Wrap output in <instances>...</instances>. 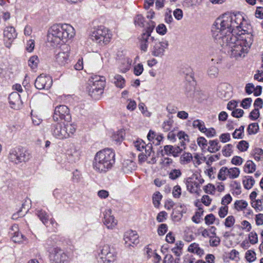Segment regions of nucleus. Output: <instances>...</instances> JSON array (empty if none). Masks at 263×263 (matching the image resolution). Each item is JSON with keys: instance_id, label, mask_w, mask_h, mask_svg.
<instances>
[{"instance_id": "nucleus-13", "label": "nucleus", "mask_w": 263, "mask_h": 263, "mask_svg": "<svg viewBox=\"0 0 263 263\" xmlns=\"http://www.w3.org/2000/svg\"><path fill=\"white\" fill-rule=\"evenodd\" d=\"M80 157V152L75 145L70 144L67 149V160L70 163L77 162Z\"/></svg>"}, {"instance_id": "nucleus-54", "label": "nucleus", "mask_w": 263, "mask_h": 263, "mask_svg": "<svg viewBox=\"0 0 263 263\" xmlns=\"http://www.w3.org/2000/svg\"><path fill=\"white\" fill-rule=\"evenodd\" d=\"M245 128V126L243 125H241L240 126V127L238 129H235L234 132L233 133V137L235 139H240L242 138L241 135L242 133L243 132Z\"/></svg>"}, {"instance_id": "nucleus-41", "label": "nucleus", "mask_w": 263, "mask_h": 263, "mask_svg": "<svg viewBox=\"0 0 263 263\" xmlns=\"http://www.w3.org/2000/svg\"><path fill=\"white\" fill-rule=\"evenodd\" d=\"M248 132L249 135L256 134L259 130V125L257 123H252L249 125Z\"/></svg>"}, {"instance_id": "nucleus-59", "label": "nucleus", "mask_w": 263, "mask_h": 263, "mask_svg": "<svg viewBox=\"0 0 263 263\" xmlns=\"http://www.w3.org/2000/svg\"><path fill=\"white\" fill-rule=\"evenodd\" d=\"M252 99L251 98H247L242 100L241 106L244 109L249 108L252 103Z\"/></svg>"}, {"instance_id": "nucleus-46", "label": "nucleus", "mask_w": 263, "mask_h": 263, "mask_svg": "<svg viewBox=\"0 0 263 263\" xmlns=\"http://www.w3.org/2000/svg\"><path fill=\"white\" fill-rule=\"evenodd\" d=\"M76 35V31L74 28L70 24H67V40L74 37Z\"/></svg>"}, {"instance_id": "nucleus-19", "label": "nucleus", "mask_w": 263, "mask_h": 263, "mask_svg": "<svg viewBox=\"0 0 263 263\" xmlns=\"http://www.w3.org/2000/svg\"><path fill=\"white\" fill-rule=\"evenodd\" d=\"M64 25L63 24H55L52 26L48 31L53 33V35L59 36V38L62 40L63 39L64 32L65 29L64 28Z\"/></svg>"}, {"instance_id": "nucleus-24", "label": "nucleus", "mask_w": 263, "mask_h": 263, "mask_svg": "<svg viewBox=\"0 0 263 263\" xmlns=\"http://www.w3.org/2000/svg\"><path fill=\"white\" fill-rule=\"evenodd\" d=\"M208 144L209 145L206 150L211 153H215L219 151L221 148V145L217 139L210 140Z\"/></svg>"}, {"instance_id": "nucleus-26", "label": "nucleus", "mask_w": 263, "mask_h": 263, "mask_svg": "<svg viewBox=\"0 0 263 263\" xmlns=\"http://www.w3.org/2000/svg\"><path fill=\"white\" fill-rule=\"evenodd\" d=\"M66 130L64 128L62 129L61 125L58 124L53 131V134L59 139H64Z\"/></svg>"}, {"instance_id": "nucleus-4", "label": "nucleus", "mask_w": 263, "mask_h": 263, "mask_svg": "<svg viewBox=\"0 0 263 263\" xmlns=\"http://www.w3.org/2000/svg\"><path fill=\"white\" fill-rule=\"evenodd\" d=\"M105 85V77L100 76L91 77V80H89L87 87L89 95L94 99H99L103 93Z\"/></svg>"}, {"instance_id": "nucleus-42", "label": "nucleus", "mask_w": 263, "mask_h": 263, "mask_svg": "<svg viewBox=\"0 0 263 263\" xmlns=\"http://www.w3.org/2000/svg\"><path fill=\"white\" fill-rule=\"evenodd\" d=\"M197 142L198 145L201 147L202 152L206 150V146L208 144L207 140L203 137L197 138Z\"/></svg>"}, {"instance_id": "nucleus-8", "label": "nucleus", "mask_w": 263, "mask_h": 263, "mask_svg": "<svg viewBox=\"0 0 263 263\" xmlns=\"http://www.w3.org/2000/svg\"><path fill=\"white\" fill-rule=\"evenodd\" d=\"M153 27L154 26L152 27H149L145 32H143L139 37L140 49L144 52L147 51L148 45L154 43L156 40L153 36H151Z\"/></svg>"}, {"instance_id": "nucleus-57", "label": "nucleus", "mask_w": 263, "mask_h": 263, "mask_svg": "<svg viewBox=\"0 0 263 263\" xmlns=\"http://www.w3.org/2000/svg\"><path fill=\"white\" fill-rule=\"evenodd\" d=\"M144 18L141 15H137L135 18V23L136 25L140 27H143L144 26Z\"/></svg>"}, {"instance_id": "nucleus-62", "label": "nucleus", "mask_w": 263, "mask_h": 263, "mask_svg": "<svg viewBox=\"0 0 263 263\" xmlns=\"http://www.w3.org/2000/svg\"><path fill=\"white\" fill-rule=\"evenodd\" d=\"M157 32L160 35H164L167 32V28L163 24H160L156 27Z\"/></svg>"}, {"instance_id": "nucleus-44", "label": "nucleus", "mask_w": 263, "mask_h": 263, "mask_svg": "<svg viewBox=\"0 0 263 263\" xmlns=\"http://www.w3.org/2000/svg\"><path fill=\"white\" fill-rule=\"evenodd\" d=\"M203 213V209L199 208L198 211L195 213V214L192 217V219L196 223H199L200 222V218Z\"/></svg>"}, {"instance_id": "nucleus-18", "label": "nucleus", "mask_w": 263, "mask_h": 263, "mask_svg": "<svg viewBox=\"0 0 263 263\" xmlns=\"http://www.w3.org/2000/svg\"><path fill=\"white\" fill-rule=\"evenodd\" d=\"M46 43L47 46L54 48L60 43L64 45V42L60 39L59 36H55L48 31Z\"/></svg>"}, {"instance_id": "nucleus-22", "label": "nucleus", "mask_w": 263, "mask_h": 263, "mask_svg": "<svg viewBox=\"0 0 263 263\" xmlns=\"http://www.w3.org/2000/svg\"><path fill=\"white\" fill-rule=\"evenodd\" d=\"M187 251L190 253L196 254L199 257H201L204 254V250L200 247L198 243L196 242L190 244L188 247Z\"/></svg>"}, {"instance_id": "nucleus-51", "label": "nucleus", "mask_w": 263, "mask_h": 263, "mask_svg": "<svg viewBox=\"0 0 263 263\" xmlns=\"http://www.w3.org/2000/svg\"><path fill=\"white\" fill-rule=\"evenodd\" d=\"M232 145L230 144L226 145L222 150V154L226 157L231 156L232 153Z\"/></svg>"}, {"instance_id": "nucleus-39", "label": "nucleus", "mask_w": 263, "mask_h": 263, "mask_svg": "<svg viewBox=\"0 0 263 263\" xmlns=\"http://www.w3.org/2000/svg\"><path fill=\"white\" fill-rule=\"evenodd\" d=\"M193 126L194 128H198L200 132H204L205 129L204 123L203 121L197 119L193 121Z\"/></svg>"}, {"instance_id": "nucleus-58", "label": "nucleus", "mask_w": 263, "mask_h": 263, "mask_svg": "<svg viewBox=\"0 0 263 263\" xmlns=\"http://www.w3.org/2000/svg\"><path fill=\"white\" fill-rule=\"evenodd\" d=\"M259 109L255 108L250 112L249 118L252 120H256L259 118Z\"/></svg>"}, {"instance_id": "nucleus-16", "label": "nucleus", "mask_w": 263, "mask_h": 263, "mask_svg": "<svg viewBox=\"0 0 263 263\" xmlns=\"http://www.w3.org/2000/svg\"><path fill=\"white\" fill-rule=\"evenodd\" d=\"M104 224L109 229H113L117 224V220L112 214L110 209L106 210L104 212Z\"/></svg>"}, {"instance_id": "nucleus-28", "label": "nucleus", "mask_w": 263, "mask_h": 263, "mask_svg": "<svg viewBox=\"0 0 263 263\" xmlns=\"http://www.w3.org/2000/svg\"><path fill=\"white\" fill-rule=\"evenodd\" d=\"M55 61L59 65L64 66L66 62V55L64 51L59 52L55 55Z\"/></svg>"}, {"instance_id": "nucleus-36", "label": "nucleus", "mask_w": 263, "mask_h": 263, "mask_svg": "<svg viewBox=\"0 0 263 263\" xmlns=\"http://www.w3.org/2000/svg\"><path fill=\"white\" fill-rule=\"evenodd\" d=\"M255 164L251 160L247 161L244 168V171L247 173H251L255 171Z\"/></svg>"}, {"instance_id": "nucleus-56", "label": "nucleus", "mask_w": 263, "mask_h": 263, "mask_svg": "<svg viewBox=\"0 0 263 263\" xmlns=\"http://www.w3.org/2000/svg\"><path fill=\"white\" fill-rule=\"evenodd\" d=\"M248 143L244 140L240 141L237 145V148L241 152L246 151L248 148Z\"/></svg>"}, {"instance_id": "nucleus-14", "label": "nucleus", "mask_w": 263, "mask_h": 263, "mask_svg": "<svg viewBox=\"0 0 263 263\" xmlns=\"http://www.w3.org/2000/svg\"><path fill=\"white\" fill-rule=\"evenodd\" d=\"M36 215L43 223L46 226V227L52 228H56L57 227L58 223L54 219L52 218L49 219V215L45 211L42 210H37Z\"/></svg>"}, {"instance_id": "nucleus-11", "label": "nucleus", "mask_w": 263, "mask_h": 263, "mask_svg": "<svg viewBox=\"0 0 263 263\" xmlns=\"http://www.w3.org/2000/svg\"><path fill=\"white\" fill-rule=\"evenodd\" d=\"M50 259L52 263H64L66 254L59 248H52L50 251Z\"/></svg>"}, {"instance_id": "nucleus-34", "label": "nucleus", "mask_w": 263, "mask_h": 263, "mask_svg": "<svg viewBox=\"0 0 263 263\" xmlns=\"http://www.w3.org/2000/svg\"><path fill=\"white\" fill-rule=\"evenodd\" d=\"M240 170L237 167H231L229 168V178L230 179H235L239 177L240 175Z\"/></svg>"}, {"instance_id": "nucleus-40", "label": "nucleus", "mask_w": 263, "mask_h": 263, "mask_svg": "<svg viewBox=\"0 0 263 263\" xmlns=\"http://www.w3.org/2000/svg\"><path fill=\"white\" fill-rule=\"evenodd\" d=\"M162 196L159 192H155L153 196V201L155 207L158 208L160 203Z\"/></svg>"}, {"instance_id": "nucleus-64", "label": "nucleus", "mask_w": 263, "mask_h": 263, "mask_svg": "<svg viewBox=\"0 0 263 263\" xmlns=\"http://www.w3.org/2000/svg\"><path fill=\"white\" fill-rule=\"evenodd\" d=\"M215 220V217L213 214L207 215L205 218V223L208 225H210L214 223Z\"/></svg>"}, {"instance_id": "nucleus-63", "label": "nucleus", "mask_w": 263, "mask_h": 263, "mask_svg": "<svg viewBox=\"0 0 263 263\" xmlns=\"http://www.w3.org/2000/svg\"><path fill=\"white\" fill-rule=\"evenodd\" d=\"M228 213V206H222L219 208L218 215L220 218H224Z\"/></svg>"}, {"instance_id": "nucleus-35", "label": "nucleus", "mask_w": 263, "mask_h": 263, "mask_svg": "<svg viewBox=\"0 0 263 263\" xmlns=\"http://www.w3.org/2000/svg\"><path fill=\"white\" fill-rule=\"evenodd\" d=\"M39 63V59L36 55H33L28 60V65L32 69H35Z\"/></svg>"}, {"instance_id": "nucleus-20", "label": "nucleus", "mask_w": 263, "mask_h": 263, "mask_svg": "<svg viewBox=\"0 0 263 263\" xmlns=\"http://www.w3.org/2000/svg\"><path fill=\"white\" fill-rule=\"evenodd\" d=\"M164 151L166 155H172L176 157L182 152L183 149L179 146H174L171 145H166L164 146Z\"/></svg>"}, {"instance_id": "nucleus-60", "label": "nucleus", "mask_w": 263, "mask_h": 263, "mask_svg": "<svg viewBox=\"0 0 263 263\" xmlns=\"http://www.w3.org/2000/svg\"><path fill=\"white\" fill-rule=\"evenodd\" d=\"M172 194L174 198H179L181 194V188L180 186L178 185H175L173 189Z\"/></svg>"}, {"instance_id": "nucleus-55", "label": "nucleus", "mask_w": 263, "mask_h": 263, "mask_svg": "<svg viewBox=\"0 0 263 263\" xmlns=\"http://www.w3.org/2000/svg\"><path fill=\"white\" fill-rule=\"evenodd\" d=\"M139 110L146 117H150L151 113L147 110V108L145 106L144 103L140 102L138 105Z\"/></svg>"}, {"instance_id": "nucleus-47", "label": "nucleus", "mask_w": 263, "mask_h": 263, "mask_svg": "<svg viewBox=\"0 0 263 263\" xmlns=\"http://www.w3.org/2000/svg\"><path fill=\"white\" fill-rule=\"evenodd\" d=\"M249 242L252 245H255L258 241V235L255 231L251 232L249 234Z\"/></svg>"}, {"instance_id": "nucleus-43", "label": "nucleus", "mask_w": 263, "mask_h": 263, "mask_svg": "<svg viewBox=\"0 0 263 263\" xmlns=\"http://www.w3.org/2000/svg\"><path fill=\"white\" fill-rule=\"evenodd\" d=\"M182 175L181 172L179 169H173L168 174L169 178L172 180H176Z\"/></svg>"}, {"instance_id": "nucleus-5", "label": "nucleus", "mask_w": 263, "mask_h": 263, "mask_svg": "<svg viewBox=\"0 0 263 263\" xmlns=\"http://www.w3.org/2000/svg\"><path fill=\"white\" fill-rule=\"evenodd\" d=\"M8 158L15 164L28 161L31 158L30 154L20 147H15L10 151Z\"/></svg>"}, {"instance_id": "nucleus-29", "label": "nucleus", "mask_w": 263, "mask_h": 263, "mask_svg": "<svg viewBox=\"0 0 263 263\" xmlns=\"http://www.w3.org/2000/svg\"><path fill=\"white\" fill-rule=\"evenodd\" d=\"M12 241L15 243H23L26 241V237L19 232H15L12 237Z\"/></svg>"}, {"instance_id": "nucleus-37", "label": "nucleus", "mask_w": 263, "mask_h": 263, "mask_svg": "<svg viewBox=\"0 0 263 263\" xmlns=\"http://www.w3.org/2000/svg\"><path fill=\"white\" fill-rule=\"evenodd\" d=\"M180 163L182 164H187L193 160V157L192 154L189 153H185L182 155L180 157Z\"/></svg>"}, {"instance_id": "nucleus-45", "label": "nucleus", "mask_w": 263, "mask_h": 263, "mask_svg": "<svg viewBox=\"0 0 263 263\" xmlns=\"http://www.w3.org/2000/svg\"><path fill=\"white\" fill-rule=\"evenodd\" d=\"M255 183V180L252 177H248L246 180L243 181L244 187L246 189L252 188Z\"/></svg>"}, {"instance_id": "nucleus-10", "label": "nucleus", "mask_w": 263, "mask_h": 263, "mask_svg": "<svg viewBox=\"0 0 263 263\" xmlns=\"http://www.w3.org/2000/svg\"><path fill=\"white\" fill-rule=\"evenodd\" d=\"M168 46V42L167 41L163 39L161 41L156 40L152 49V54L155 57H162Z\"/></svg>"}, {"instance_id": "nucleus-52", "label": "nucleus", "mask_w": 263, "mask_h": 263, "mask_svg": "<svg viewBox=\"0 0 263 263\" xmlns=\"http://www.w3.org/2000/svg\"><path fill=\"white\" fill-rule=\"evenodd\" d=\"M179 259L178 258L174 259L171 254H166L164 258L163 263H179Z\"/></svg>"}, {"instance_id": "nucleus-15", "label": "nucleus", "mask_w": 263, "mask_h": 263, "mask_svg": "<svg viewBox=\"0 0 263 263\" xmlns=\"http://www.w3.org/2000/svg\"><path fill=\"white\" fill-rule=\"evenodd\" d=\"M139 236L136 231L128 230L124 235V240L126 247H130L133 245H136L139 242Z\"/></svg>"}, {"instance_id": "nucleus-23", "label": "nucleus", "mask_w": 263, "mask_h": 263, "mask_svg": "<svg viewBox=\"0 0 263 263\" xmlns=\"http://www.w3.org/2000/svg\"><path fill=\"white\" fill-rule=\"evenodd\" d=\"M136 168V163L135 162L130 160H125L122 163V171L125 174L131 173L133 170Z\"/></svg>"}, {"instance_id": "nucleus-12", "label": "nucleus", "mask_w": 263, "mask_h": 263, "mask_svg": "<svg viewBox=\"0 0 263 263\" xmlns=\"http://www.w3.org/2000/svg\"><path fill=\"white\" fill-rule=\"evenodd\" d=\"M17 34L15 28L12 26L6 27L4 30V37L5 41V45L10 48L12 43L16 37Z\"/></svg>"}, {"instance_id": "nucleus-31", "label": "nucleus", "mask_w": 263, "mask_h": 263, "mask_svg": "<svg viewBox=\"0 0 263 263\" xmlns=\"http://www.w3.org/2000/svg\"><path fill=\"white\" fill-rule=\"evenodd\" d=\"M177 136L180 141V143L181 146H184L187 142H189V136L184 132H179Z\"/></svg>"}, {"instance_id": "nucleus-53", "label": "nucleus", "mask_w": 263, "mask_h": 263, "mask_svg": "<svg viewBox=\"0 0 263 263\" xmlns=\"http://www.w3.org/2000/svg\"><path fill=\"white\" fill-rule=\"evenodd\" d=\"M254 158L257 161L263 159V150L259 148H256L255 149Z\"/></svg>"}, {"instance_id": "nucleus-61", "label": "nucleus", "mask_w": 263, "mask_h": 263, "mask_svg": "<svg viewBox=\"0 0 263 263\" xmlns=\"http://www.w3.org/2000/svg\"><path fill=\"white\" fill-rule=\"evenodd\" d=\"M220 238L216 236H210V239L209 241L210 245L212 247H217L220 243Z\"/></svg>"}, {"instance_id": "nucleus-3", "label": "nucleus", "mask_w": 263, "mask_h": 263, "mask_svg": "<svg viewBox=\"0 0 263 263\" xmlns=\"http://www.w3.org/2000/svg\"><path fill=\"white\" fill-rule=\"evenodd\" d=\"M112 34L111 32L103 26L94 28L89 35L90 39L100 46H103L110 42Z\"/></svg>"}, {"instance_id": "nucleus-49", "label": "nucleus", "mask_w": 263, "mask_h": 263, "mask_svg": "<svg viewBox=\"0 0 263 263\" xmlns=\"http://www.w3.org/2000/svg\"><path fill=\"white\" fill-rule=\"evenodd\" d=\"M235 222V219L233 216H228L225 219L224 226L226 228H232Z\"/></svg>"}, {"instance_id": "nucleus-6", "label": "nucleus", "mask_w": 263, "mask_h": 263, "mask_svg": "<svg viewBox=\"0 0 263 263\" xmlns=\"http://www.w3.org/2000/svg\"><path fill=\"white\" fill-rule=\"evenodd\" d=\"M117 252L114 248L104 245L99 248L98 255L103 263H112L117 258Z\"/></svg>"}, {"instance_id": "nucleus-48", "label": "nucleus", "mask_w": 263, "mask_h": 263, "mask_svg": "<svg viewBox=\"0 0 263 263\" xmlns=\"http://www.w3.org/2000/svg\"><path fill=\"white\" fill-rule=\"evenodd\" d=\"M173 124V120L171 119L164 121L162 123V128L164 132H168L172 129Z\"/></svg>"}, {"instance_id": "nucleus-21", "label": "nucleus", "mask_w": 263, "mask_h": 263, "mask_svg": "<svg viewBox=\"0 0 263 263\" xmlns=\"http://www.w3.org/2000/svg\"><path fill=\"white\" fill-rule=\"evenodd\" d=\"M66 114V108L64 105H59L55 107L53 115V119L56 121L64 120Z\"/></svg>"}, {"instance_id": "nucleus-32", "label": "nucleus", "mask_w": 263, "mask_h": 263, "mask_svg": "<svg viewBox=\"0 0 263 263\" xmlns=\"http://www.w3.org/2000/svg\"><path fill=\"white\" fill-rule=\"evenodd\" d=\"M248 204V202L243 200H236L234 203V208L237 211H242L246 209Z\"/></svg>"}, {"instance_id": "nucleus-50", "label": "nucleus", "mask_w": 263, "mask_h": 263, "mask_svg": "<svg viewBox=\"0 0 263 263\" xmlns=\"http://www.w3.org/2000/svg\"><path fill=\"white\" fill-rule=\"evenodd\" d=\"M218 69L214 66L209 67L208 70V74L211 78H215L218 74Z\"/></svg>"}, {"instance_id": "nucleus-7", "label": "nucleus", "mask_w": 263, "mask_h": 263, "mask_svg": "<svg viewBox=\"0 0 263 263\" xmlns=\"http://www.w3.org/2000/svg\"><path fill=\"white\" fill-rule=\"evenodd\" d=\"M204 182V180L196 175H193L186 178L185 184L187 190L191 193H197L200 189V185Z\"/></svg>"}, {"instance_id": "nucleus-9", "label": "nucleus", "mask_w": 263, "mask_h": 263, "mask_svg": "<svg viewBox=\"0 0 263 263\" xmlns=\"http://www.w3.org/2000/svg\"><path fill=\"white\" fill-rule=\"evenodd\" d=\"M52 80L51 78L45 74H40L36 79L34 83L35 87L38 89H48L51 86Z\"/></svg>"}, {"instance_id": "nucleus-17", "label": "nucleus", "mask_w": 263, "mask_h": 263, "mask_svg": "<svg viewBox=\"0 0 263 263\" xmlns=\"http://www.w3.org/2000/svg\"><path fill=\"white\" fill-rule=\"evenodd\" d=\"M9 104L12 108L19 109L21 108L22 102L20 95L16 92H12L9 97Z\"/></svg>"}, {"instance_id": "nucleus-33", "label": "nucleus", "mask_w": 263, "mask_h": 263, "mask_svg": "<svg viewBox=\"0 0 263 263\" xmlns=\"http://www.w3.org/2000/svg\"><path fill=\"white\" fill-rule=\"evenodd\" d=\"M174 162L172 159L168 157H163L161 159L160 164L162 168H167L173 165Z\"/></svg>"}, {"instance_id": "nucleus-30", "label": "nucleus", "mask_w": 263, "mask_h": 263, "mask_svg": "<svg viewBox=\"0 0 263 263\" xmlns=\"http://www.w3.org/2000/svg\"><path fill=\"white\" fill-rule=\"evenodd\" d=\"M245 258L250 263L254 262L256 259L255 252L252 250H248L245 253Z\"/></svg>"}, {"instance_id": "nucleus-38", "label": "nucleus", "mask_w": 263, "mask_h": 263, "mask_svg": "<svg viewBox=\"0 0 263 263\" xmlns=\"http://www.w3.org/2000/svg\"><path fill=\"white\" fill-rule=\"evenodd\" d=\"M206 159L205 157L202 156L197 153L195 154L193 156V162L196 167L201 164L202 162L205 161Z\"/></svg>"}, {"instance_id": "nucleus-27", "label": "nucleus", "mask_w": 263, "mask_h": 263, "mask_svg": "<svg viewBox=\"0 0 263 263\" xmlns=\"http://www.w3.org/2000/svg\"><path fill=\"white\" fill-rule=\"evenodd\" d=\"M229 178V168L227 167H222L218 174L217 178L219 180L224 181Z\"/></svg>"}, {"instance_id": "nucleus-1", "label": "nucleus", "mask_w": 263, "mask_h": 263, "mask_svg": "<svg viewBox=\"0 0 263 263\" xmlns=\"http://www.w3.org/2000/svg\"><path fill=\"white\" fill-rule=\"evenodd\" d=\"M247 21L243 15L224 14L218 18L212 27V36L222 47L228 49L231 57L244 58L253 42V35L247 31Z\"/></svg>"}, {"instance_id": "nucleus-25", "label": "nucleus", "mask_w": 263, "mask_h": 263, "mask_svg": "<svg viewBox=\"0 0 263 263\" xmlns=\"http://www.w3.org/2000/svg\"><path fill=\"white\" fill-rule=\"evenodd\" d=\"M112 82L116 87L120 88H124L125 85V80L122 76L119 74H116L114 76Z\"/></svg>"}, {"instance_id": "nucleus-2", "label": "nucleus", "mask_w": 263, "mask_h": 263, "mask_svg": "<svg viewBox=\"0 0 263 263\" xmlns=\"http://www.w3.org/2000/svg\"><path fill=\"white\" fill-rule=\"evenodd\" d=\"M115 163V153L110 148L98 152L92 162L93 168L97 172L105 173L111 170Z\"/></svg>"}]
</instances>
